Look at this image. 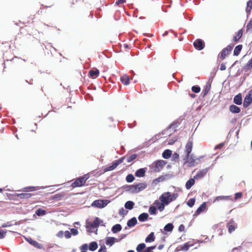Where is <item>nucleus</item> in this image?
<instances>
[{"mask_svg":"<svg viewBox=\"0 0 252 252\" xmlns=\"http://www.w3.org/2000/svg\"><path fill=\"white\" fill-rule=\"evenodd\" d=\"M171 158V160L172 161L178 162L179 159V154L177 152H174L173 154H172Z\"/></svg>","mask_w":252,"mask_h":252,"instance_id":"de8ad7c7","label":"nucleus"},{"mask_svg":"<svg viewBox=\"0 0 252 252\" xmlns=\"http://www.w3.org/2000/svg\"><path fill=\"white\" fill-rule=\"evenodd\" d=\"M195 158L196 157L193 154H190L188 156H187V154H186L185 156L183 158V160H184V165L188 164L189 167L194 166L195 162L196 160Z\"/></svg>","mask_w":252,"mask_h":252,"instance_id":"f03ea898","label":"nucleus"},{"mask_svg":"<svg viewBox=\"0 0 252 252\" xmlns=\"http://www.w3.org/2000/svg\"><path fill=\"white\" fill-rule=\"evenodd\" d=\"M180 125V122H179L178 121H177V120L174 121L166 127V128L165 129L164 131L165 132L169 131V135H170L173 132L172 130L174 129V131H176V130L175 129L178 127Z\"/></svg>","mask_w":252,"mask_h":252,"instance_id":"6e6552de","label":"nucleus"},{"mask_svg":"<svg viewBox=\"0 0 252 252\" xmlns=\"http://www.w3.org/2000/svg\"><path fill=\"white\" fill-rule=\"evenodd\" d=\"M98 248V244L97 243L96 241H93L91 242L89 244V249L91 251H94L96 250Z\"/></svg>","mask_w":252,"mask_h":252,"instance_id":"4c0bfd02","label":"nucleus"},{"mask_svg":"<svg viewBox=\"0 0 252 252\" xmlns=\"http://www.w3.org/2000/svg\"><path fill=\"white\" fill-rule=\"evenodd\" d=\"M233 102L237 105H240L242 103V96L241 93L236 95L233 98Z\"/></svg>","mask_w":252,"mask_h":252,"instance_id":"412c9836","label":"nucleus"},{"mask_svg":"<svg viewBox=\"0 0 252 252\" xmlns=\"http://www.w3.org/2000/svg\"><path fill=\"white\" fill-rule=\"evenodd\" d=\"M135 177L134 175L132 174H128L126 178V180L127 183H132L134 180Z\"/></svg>","mask_w":252,"mask_h":252,"instance_id":"49530a36","label":"nucleus"},{"mask_svg":"<svg viewBox=\"0 0 252 252\" xmlns=\"http://www.w3.org/2000/svg\"><path fill=\"white\" fill-rule=\"evenodd\" d=\"M162 176H163L164 181H165L172 178L174 177V175L172 174H166L164 175H162Z\"/></svg>","mask_w":252,"mask_h":252,"instance_id":"13d9d810","label":"nucleus"},{"mask_svg":"<svg viewBox=\"0 0 252 252\" xmlns=\"http://www.w3.org/2000/svg\"><path fill=\"white\" fill-rule=\"evenodd\" d=\"M174 228V225L172 223H168L164 227V230L166 232H171Z\"/></svg>","mask_w":252,"mask_h":252,"instance_id":"58836bf2","label":"nucleus"},{"mask_svg":"<svg viewBox=\"0 0 252 252\" xmlns=\"http://www.w3.org/2000/svg\"><path fill=\"white\" fill-rule=\"evenodd\" d=\"M207 202H203L197 209L194 214H193V217H196L202 213H203L207 210Z\"/></svg>","mask_w":252,"mask_h":252,"instance_id":"9b49d317","label":"nucleus"},{"mask_svg":"<svg viewBox=\"0 0 252 252\" xmlns=\"http://www.w3.org/2000/svg\"><path fill=\"white\" fill-rule=\"evenodd\" d=\"M70 233L71 235L74 236H76L78 234V231L76 228H71L70 229Z\"/></svg>","mask_w":252,"mask_h":252,"instance_id":"052dcab7","label":"nucleus"},{"mask_svg":"<svg viewBox=\"0 0 252 252\" xmlns=\"http://www.w3.org/2000/svg\"><path fill=\"white\" fill-rule=\"evenodd\" d=\"M224 143H223V142L220 143V144L216 145L214 149L216 150H218V149H221L222 148V147L224 146Z\"/></svg>","mask_w":252,"mask_h":252,"instance_id":"338daca9","label":"nucleus"},{"mask_svg":"<svg viewBox=\"0 0 252 252\" xmlns=\"http://www.w3.org/2000/svg\"><path fill=\"white\" fill-rule=\"evenodd\" d=\"M153 205L156 206L157 210H158L160 212L162 211L164 209L165 206H166L165 204L159 202L158 200H155Z\"/></svg>","mask_w":252,"mask_h":252,"instance_id":"f3484780","label":"nucleus"},{"mask_svg":"<svg viewBox=\"0 0 252 252\" xmlns=\"http://www.w3.org/2000/svg\"><path fill=\"white\" fill-rule=\"evenodd\" d=\"M233 223H234V221L233 219H231L228 224V230L229 233H232L235 229L234 225L232 224Z\"/></svg>","mask_w":252,"mask_h":252,"instance_id":"ea45409f","label":"nucleus"},{"mask_svg":"<svg viewBox=\"0 0 252 252\" xmlns=\"http://www.w3.org/2000/svg\"><path fill=\"white\" fill-rule=\"evenodd\" d=\"M172 151L170 149H166L162 153V157L164 159H168L172 156Z\"/></svg>","mask_w":252,"mask_h":252,"instance_id":"cd10ccee","label":"nucleus"},{"mask_svg":"<svg viewBox=\"0 0 252 252\" xmlns=\"http://www.w3.org/2000/svg\"><path fill=\"white\" fill-rule=\"evenodd\" d=\"M146 168H141L137 169L135 172V176L138 178L143 177L145 175Z\"/></svg>","mask_w":252,"mask_h":252,"instance_id":"aec40b11","label":"nucleus"},{"mask_svg":"<svg viewBox=\"0 0 252 252\" xmlns=\"http://www.w3.org/2000/svg\"><path fill=\"white\" fill-rule=\"evenodd\" d=\"M64 236L66 239H69L71 238V234L70 233V231H69L68 230H66L64 232Z\"/></svg>","mask_w":252,"mask_h":252,"instance_id":"0e129e2a","label":"nucleus"},{"mask_svg":"<svg viewBox=\"0 0 252 252\" xmlns=\"http://www.w3.org/2000/svg\"><path fill=\"white\" fill-rule=\"evenodd\" d=\"M252 68V58L248 62L244 65L242 68V71L247 72Z\"/></svg>","mask_w":252,"mask_h":252,"instance_id":"bb28decb","label":"nucleus"},{"mask_svg":"<svg viewBox=\"0 0 252 252\" xmlns=\"http://www.w3.org/2000/svg\"><path fill=\"white\" fill-rule=\"evenodd\" d=\"M243 35V30H239L236 33V34L233 36V40L234 42H237L242 37Z\"/></svg>","mask_w":252,"mask_h":252,"instance_id":"2f4dec72","label":"nucleus"},{"mask_svg":"<svg viewBox=\"0 0 252 252\" xmlns=\"http://www.w3.org/2000/svg\"><path fill=\"white\" fill-rule=\"evenodd\" d=\"M122 229V226L120 224L117 223L114 225L112 228L111 231L113 233H117L118 232L121 231Z\"/></svg>","mask_w":252,"mask_h":252,"instance_id":"7c9ffc66","label":"nucleus"},{"mask_svg":"<svg viewBox=\"0 0 252 252\" xmlns=\"http://www.w3.org/2000/svg\"><path fill=\"white\" fill-rule=\"evenodd\" d=\"M167 163V161L166 160L162 159L155 160L153 163L154 171L156 172H160Z\"/></svg>","mask_w":252,"mask_h":252,"instance_id":"7ed1b4c3","label":"nucleus"},{"mask_svg":"<svg viewBox=\"0 0 252 252\" xmlns=\"http://www.w3.org/2000/svg\"><path fill=\"white\" fill-rule=\"evenodd\" d=\"M135 203L132 201H127L125 204V207L126 209L131 210L134 208Z\"/></svg>","mask_w":252,"mask_h":252,"instance_id":"c9c22d12","label":"nucleus"},{"mask_svg":"<svg viewBox=\"0 0 252 252\" xmlns=\"http://www.w3.org/2000/svg\"><path fill=\"white\" fill-rule=\"evenodd\" d=\"M231 196H224V195H221V196H216L214 202L215 201H219L220 200H231Z\"/></svg>","mask_w":252,"mask_h":252,"instance_id":"a19ab883","label":"nucleus"},{"mask_svg":"<svg viewBox=\"0 0 252 252\" xmlns=\"http://www.w3.org/2000/svg\"><path fill=\"white\" fill-rule=\"evenodd\" d=\"M85 184V179L81 177L78 178L72 184V187L74 188L83 186Z\"/></svg>","mask_w":252,"mask_h":252,"instance_id":"4468645a","label":"nucleus"},{"mask_svg":"<svg viewBox=\"0 0 252 252\" xmlns=\"http://www.w3.org/2000/svg\"><path fill=\"white\" fill-rule=\"evenodd\" d=\"M211 88V82H210L209 81H208L206 82L205 86L204 87L203 91L201 94V95L203 98H204L206 95L208 94L209 92L210 89Z\"/></svg>","mask_w":252,"mask_h":252,"instance_id":"2eb2a0df","label":"nucleus"},{"mask_svg":"<svg viewBox=\"0 0 252 252\" xmlns=\"http://www.w3.org/2000/svg\"><path fill=\"white\" fill-rule=\"evenodd\" d=\"M200 90V87L198 85H194L191 87V91L194 93H198Z\"/></svg>","mask_w":252,"mask_h":252,"instance_id":"6e6d98bb","label":"nucleus"},{"mask_svg":"<svg viewBox=\"0 0 252 252\" xmlns=\"http://www.w3.org/2000/svg\"><path fill=\"white\" fill-rule=\"evenodd\" d=\"M106 248L104 245L100 246V248L99 249L98 252H106Z\"/></svg>","mask_w":252,"mask_h":252,"instance_id":"774afa93","label":"nucleus"},{"mask_svg":"<svg viewBox=\"0 0 252 252\" xmlns=\"http://www.w3.org/2000/svg\"><path fill=\"white\" fill-rule=\"evenodd\" d=\"M116 166L114 165L113 162H112L111 165L105 167L103 169V172L105 173L108 171H112L116 168Z\"/></svg>","mask_w":252,"mask_h":252,"instance_id":"8fccbe9b","label":"nucleus"},{"mask_svg":"<svg viewBox=\"0 0 252 252\" xmlns=\"http://www.w3.org/2000/svg\"><path fill=\"white\" fill-rule=\"evenodd\" d=\"M35 213L38 217L43 216L46 214V211L41 208H39L35 211Z\"/></svg>","mask_w":252,"mask_h":252,"instance_id":"79ce46f5","label":"nucleus"},{"mask_svg":"<svg viewBox=\"0 0 252 252\" xmlns=\"http://www.w3.org/2000/svg\"><path fill=\"white\" fill-rule=\"evenodd\" d=\"M242 48H243V46L242 44H239V45H237L234 48V50L233 51V55L235 56H238L240 54V53L242 49Z\"/></svg>","mask_w":252,"mask_h":252,"instance_id":"e433bc0d","label":"nucleus"},{"mask_svg":"<svg viewBox=\"0 0 252 252\" xmlns=\"http://www.w3.org/2000/svg\"><path fill=\"white\" fill-rule=\"evenodd\" d=\"M136 193L143 190L147 187V184L146 183H137L135 184Z\"/></svg>","mask_w":252,"mask_h":252,"instance_id":"a211bd4d","label":"nucleus"},{"mask_svg":"<svg viewBox=\"0 0 252 252\" xmlns=\"http://www.w3.org/2000/svg\"><path fill=\"white\" fill-rule=\"evenodd\" d=\"M34 194L31 193H15L13 195L14 199H17V198L20 199H28L33 195Z\"/></svg>","mask_w":252,"mask_h":252,"instance_id":"f8f14e48","label":"nucleus"},{"mask_svg":"<svg viewBox=\"0 0 252 252\" xmlns=\"http://www.w3.org/2000/svg\"><path fill=\"white\" fill-rule=\"evenodd\" d=\"M149 212L150 215H156L157 213L156 207L153 205L151 206L149 209Z\"/></svg>","mask_w":252,"mask_h":252,"instance_id":"603ef678","label":"nucleus"},{"mask_svg":"<svg viewBox=\"0 0 252 252\" xmlns=\"http://www.w3.org/2000/svg\"><path fill=\"white\" fill-rule=\"evenodd\" d=\"M155 233L153 232H151L146 238L145 242L146 243H151L155 241Z\"/></svg>","mask_w":252,"mask_h":252,"instance_id":"72a5a7b5","label":"nucleus"},{"mask_svg":"<svg viewBox=\"0 0 252 252\" xmlns=\"http://www.w3.org/2000/svg\"><path fill=\"white\" fill-rule=\"evenodd\" d=\"M192 145L193 143L192 141H188V142L186 144L185 153V154H187V156H188L189 155L191 154L192 150Z\"/></svg>","mask_w":252,"mask_h":252,"instance_id":"6ab92c4d","label":"nucleus"},{"mask_svg":"<svg viewBox=\"0 0 252 252\" xmlns=\"http://www.w3.org/2000/svg\"><path fill=\"white\" fill-rule=\"evenodd\" d=\"M193 46L195 49L201 51L205 47V42L203 40L198 38L193 42Z\"/></svg>","mask_w":252,"mask_h":252,"instance_id":"9d476101","label":"nucleus"},{"mask_svg":"<svg viewBox=\"0 0 252 252\" xmlns=\"http://www.w3.org/2000/svg\"><path fill=\"white\" fill-rule=\"evenodd\" d=\"M229 111L233 114H238L240 113L241 109L236 105L232 104L229 106Z\"/></svg>","mask_w":252,"mask_h":252,"instance_id":"a878e982","label":"nucleus"},{"mask_svg":"<svg viewBox=\"0 0 252 252\" xmlns=\"http://www.w3.org/2000/svg\"><path fill=\"white\" fill-rule=\"evenodd\" d=\"M234 46L233 44H230L221 51L219 54L221 60H224L226 57L229 54V52L232 50Z\"/></svg>","mask_w":252,"mask_h":252,"instance_id":"39448f33","label":"nucleus"},{"mask_svg":"<svg viewBox=\"0 0 252 252\" xmlns=\"http://www.w3.org/2000/svg\"><path fill=\"white\" fill-rule=\"evenodd\" d=\"M193 244L190 243L189 242H187L184 244L183 245L180 246V250L182 251H188L189 249L193 246Z\"/></svg>","mask_w":252,"mask_h":252,"instance_id":"473e14b6","label":"nucleus"},{"mask_svg":"<svg viewBox=\"0 0 252 252\" xmlns=\"http://www.w3.org/2000/svg\"><path fill=\"white\" fill-rule=\"evenodd\" d=\"M135 184L133 185H125L122 187V188L125 191L129 192L131 193H136Z\"/></svg>","mask_w":252,"mask_h":252,"instance_id":"ddd939ff","label":"nucleus"},{"mask_svg":"<svg viewBox=\"0 0 252 252\" xmlns=\"http://www.w3.org/2000/svg\"><path fill=\"white\" fill-rule=\"evenodd\" d=\"M105 240L106 244L109 247H111L115 243L116 238L114 237H106Z\"/></svg>","mask_w":252,"mask_h":252,"instance_id":"393cba45","label":"nucleus"},{"mask_svg":"<svg viewBox=\"0 0 252 252\" xmlns=\"http://www.w3.org/2000/svg\"><path fill=\"white\" fill-rule=\"evenodd\" d=\"M120 81L124 85H128L130 83V78L128 75L125 74L120 77Z\"/></svg>","mask_w":252,"mask_h":252,"instance_id":"b1692460","label":"nucleus"},{"mask_svg":"<svg viewBox=\"0 0 252 252\" xmlns=\"http://www.w3.org/2000/svg\"><path fill=\"white\" fill-rule=\"evenodd\" d=\"M109 202L110 201L106 199H97L94 201L92 203L91 206L94 207L102 209L106 206Z\"/></svg>","mask_w":252,"mask_h":252,"instance_id":"20e7f679","label":"nucleus"},{"mask_svg":"<svg viewBox=\"0 0 252 252\" xmlns=\"http://www.w3.org/2000/svg\"><path fill=\"white\" fill-rule=\"evenodd\" d=\"M137 157V155L136 154H133L130 155V156H129L126 158V161L128 163L132 161L133 160H134Z\"/></svg>","mask_w":252,"mask_h":252,"instance_id":"5fc2aeb1","label":"nucleus"},{"mask_svg":"<svg viewBox=\"0 0 252 252\" xmlns=\"http://www.w3.org/2000/svg\"><path fill=\"white\" fill-rule=\"evenodd\" d=\"M125 158H126V157L123 156V157L120 158L119 159L115 160L113 161L112 162L113 163L114 165L116 166V167H117L119 164H120L121 163L123 162V161Z\"/></svg>","mask_w":252,"mask_h":252,"instance_id":"37998d69","label":"nucleus"},{"mask_svg":"<svg viewBox=\"0 0 252 252\" xmlns=\"http://www.w3.org/2000/svg\"><path fill=\"white\" fill-rule=\"evenodd\" d=\"M247 31H248L250 29H252V19L250 20V21L248 22V23L247 25Z\"/></svg>","mask_w":252,"mask_h":252,"instance_id":"69168bd1","label":"nucleus"},{"mask_svg":"<svg viewBox=\"0 0 252 252\" xmlns=\"http://www.w3.org/2000/svg\"><path fill=\"white\" fill-rule=\"evenodd\" d=\"M146 245L145 243H142L138 244L136 248V250L137 252H142V251L146 248Z\"/></svg>","mask_w":252,"mask_h":252,"instance_id":"c03bdc74","label":"nucleus"},{"mask_svg":"<svg viewBox=\"0 0 252 252\" xmlns=\"http://www.w3.org/2000/svg\"><path fill=\"white\" fill-rule=\"evenodd\" d=\"M37 187H34V186H29V187H25L24 188H23L22 189V191H25V192H29V191H32L33 190H35Z\"/></svg>","mask_w":252,"mask_h":252,"instance_id":"3c124183","label":"nucleus"},{"mask_svg":"<svg viewBox=\"0 0 252 252\" xmlns=\"http://www.w3.org/2000/svg\"><path fill=\"white\" fill-rule=\"evenodd\" d=\"M13 225L11 221H8L6 223H4L2 224L1 227L3 228L8 227Z\"/></svg>","mask_w":252,"mask_h":252,"instance_id":"e2e57ef3","label":"nucleus"},{"mask_svg":"<svg viewBox=\"0 0 252 252\" xmlns=\"http://www.w3.org/2000/svg\"><path fill=\"white\" fill-rule=\"evenodd\" d=\"M63 197V195L62 193H57L52 196V198L56 201H60Z\"/></svg>","mask_w":252,"mask_h":252,"instance_id":"09e8293b","label":"nucleus"},{"mask_svg":"<svg viewBox=\"0 0 252 252\" xmlns=\"http://www.w3.org/2000/svg\"><path fill=\"white\" fill-rule=\"evenodd\" d=\"M88 249H89V246L87 244H84L80 247V250L82 252H86Z\"/></svg>","mask_w":252,"mask_h":252,"instance_id":"bf43d9fd","label":"nucleus"},{"mask_svg":"<svg viewBox=\"0 0 252 252\" xmlns=\"http://www.w3.org/2000/svg\"><path fill=\"white\" fill-rule=\"evenodd\" d=\"M252 102V89L245 96L243 101V107L247 108Z\"/></svg>","mask_w":252,"mask_h":252,"instance_id":"0eeeda50","label":"nucleus"},{"mask_svg":"<svg viewBox=\"0 0 252 252\" xmlns=\"http://www.w3.org/2000/svg\"><path fill=\"white\" fill-rule=\"evenodd\" d=\"M243 194L241 192H238L234 194V199L237 200L242 197Z\"/></svg>","mask_w":252,"mask_h":252,"instance_id":"680f3d73","label":"nucleus"},{"mask_svg":"<svg viewBox=\"0 0 252 252\" xmlns=\"http://www.w3.org/2000/svg\"><path fill=\"white\" fill-rule=\"evenodd\" d=\"M163 181H164V177H163V176H159L157 178L154 179L153 181L152 185H154V186H156L158 183H159L160 182H163Z\"/></svg>","mask_w":252,"mask_h":252,"instance_id":"a18cd8bd","label":"nucleus"},{"mask_svg":"<svg viewBox=\"0 0 252 252\" xmlns=\"http://www.w3.org/2000/svg\"><path fill=\"white\" fill-rule=\"evenodd\" d=\"M89 74L91 78H96L99 75V71L96 68L92 69L89 71Z\"/></svg>","mask_w":252,"mask_h":252,"instance_id":"4be33fe9","label":"nucleus"},{"mask_svg":"<svg viewBox=\"0 0 252 252\" xmlns=\"http://www.w3.org/2000/svg\"><path fill=\"white\" fill-rule=\"evenodd\" d=\"M195 202V199L194 198H190L187 202V205L189 207H192L194 205Z\"/></svg>","mask_w":252,"mask_h":252,"instance_id":"864d4df0","label":"nucleus"},{"mask_svg":"<svg viewBox=\"0 0 252 252\" xmlns=\"http://www.w3.org/2000/svg\"><path fill=\"white\" fill-rule=\"evenodd\" d=\"M6 230L0 229V239L4 238L6 235Z\"/></svg>","mask_w":252,"mask_h":252,"instance_id":"4d7b16f0","label":"nucleus"},{"mask_svg":"<svg viewBox=\"0 0 252 252\" xmlns=\"http://www.w3.org/2000/svg\"><path fill=\"white\" fill-rule=\"evenodd\" d=\"M149 216L147 213H142L139 215L138 219L140 222H145L148 219Z\"/></svg>","mask_w":252,"mask_h":252,"instance_id":"c85d7f7f","label":"nucleus"},{"mask_svg":"<svg viewBox=\"0 0 252 252\" xmlns=\"http://www.w3.org/2000/svg\"><path fill=\"white\" fill-rule=\"evenodd\" d=\"M137 223V220L136 217H133L127 221L126 225L128 227H134Z\"/></svg>","mask_w":252,"mask_h":252,"instance_id":"5701e85b","label":"nucleus"},{"mask_svg":"<svg viewBox=\"0 0 252 252\" xmlns=\"http://www.w3.org/2000/svg\"><path fill=\"white\" fill-rule=\"evenodd\" d=\"M26 240L29 244L33 246L34 247L40 250H44V247L42 244L38 243L36 241L33 240L31 237H29L26 238Z\"/></svg>","mask_w":252,"mask_h":252,"instance_id":"1a4fd4ad","label":"nucleus"},{"mask_svg":"<svg viewBox=\"0 0 252 252\" xmlns=\"http://www.w3.org/2000/svg\"><path fill=\"white\" fill-rule=\"evenodd\" d=\"M89 224L92 229L97 228L99 225L105 226V223H103V220L98 217H95L94 221L93 222H89Z\"/></svg>","mask_w":252,"mask_h":252,"instance_id":"423d86ee","label":"nucleus"},{"mask_svg":"<svg viewBox=\"0 0 252 252\" xmlns=\"http://www.w3.org/2000/svg\"><path fill=\"white\" fill-rule=\"evenodd\" d=\"M195 180L194 177L193 178H190L189 180H188L186 183V188L187 189H189L192 186L195 184Z\"/></svg>","mask_w":252,"mask_h":252,"instance_id":"c756f323","label":"nucleus"},{"mask_svg":"<svg viewBox=\"0 0 252 252\" xmlns=\"http://www.w3.org/2000/svg\"><path fill=\"white\" fill-rule=\"evenodd\" d=\"M178 196L177 193H171L170 192L167 191L163 193L159 198L160 202L165 204L166 206L170 202L175 200Z\"/></svg>","mask_w":252,"mask_h":252,"instance_id":"f257e3e1","label":"nucleus"},{"mask_svg":"<svg viewBox=\"0 0 252 252\" xmlns=\"http://www.w3.org/2000/svg\"><path fill=\"white\" fill-rule=\"evenodd\" d=\"M252 8V0H249L247 2V6L246 8V12L247 13V17L250 14Z\"/></svg>","mask_w":252,"mask_h":252,"instance_id":"f704fd0d","label":"nucleus"},{"mask_svg":"<svg viewBox=\"0 0 252 252\" xmlns=\"http://www.w3.org/2000/svg\"><path fill=\"white\" fill-rule=\"evenodd\" d=\"M209 167L206 168L205 169L199 170L195 176H194V179L197 180L198 179L203 177L208 172Z\"/></svg>","mask_w":252,"mask_h":252,"instance_id":"dca6fc26","label":"nucleus"}]
</instances>
